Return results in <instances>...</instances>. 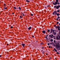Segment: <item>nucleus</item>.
<instances>
[{"label":"nucleus","instance_id":"f257e3e1","mask_svg":"<svg viewBox=\"0 0 60 60\" xmlns=\"http://www.w3.org/2000/svg\"><path fill=\"white\" fill-rule=\"evenodd\" d=\"M60 48V45H56V49H59Z\"/></svg>","mask_w":60,"mask_h":60},{"label":"nucleus","instance_id":"f03ea898","mask_svg":"<svg viewBox=\"0 0 60 60\" xmlns=\"http://www.w3.org/2000/svg\"><path fill=\"white\" fill-rule=\"evenodd\" d=\"M58 37L59 38H58ZM56 38L57 40H59L60 39V36L59 35H58V36H57L56 37Z\"/></svg>","mask_w":60,"mask_h":60},{"label":"nucleus","instance_id":"7ed1b4c3","mask_svg":"<svg viewBox=\"0 0 60 60\" xmlns=\"http://www.w3.org/2000/svg\"><path fill=\"white\" fill-rule=\"evenodd\" d=\"M52 31L53 33L54 32V31H55V30H53V29H52L51 30V32H50V33H52Z\"/></svg>","mask_w":60,"mask_h":60},{"label":"nucleus","instance_id":"20e7f679","mask_svg":"<svg viewBox=\"0 0 60 60\" xmlns=\"http://www.w3.org/2000/svg\"><path fill=\"white\" fill-rule=\"evenodd\" d=\"M60 7V5H58V6H57L56 7V8L57 9H59V7Z\"/></svg>","mask_w":60,"mask_h":60},{"label":"nucleus","instance_id":"39448f33","mask_svg":"<svg viewBox=\"0 0 60 60\" xmlns=\"http://www.w3.org/2000/svg\"><path fill=\"white\" fill-rule=\"evenodd\" d=\"M21 45H22V46L23 48L24 47V46H25V44H22Z\"/></svg>","mask_w":60,"mask_h":60},{"label":"nucleus","instance_id":"423d86ee","mask_svg":"<svg viewBox=\"0 0 60 60\" xmlns=\"http://www.w3.org/2000/svg\"><path fill=\"white\" fill-rule=\"evenodd\" d=\"M55 12H57V11H54V12H53V15H54V14H55Z\"/></svg>","mask_w":60,"mask_h":60},{"label":"nucleus","instance_id":"0eeeda50","mask_svg":"<svg viewBox=\"0 0 60 60\" xmlns=\"http://www.w3.org/2000/svg\"><path fill=\"white\" fill-rule=\"evenodd\" d=\"M54 50L56 51V52H57V50H56L55 48H54Z\"/></svg>","mask_w":60,"mask_h":60},{"label":"nucleus","instance_id":"6e6552de","mask_svg":"<svg viewBox=\"0 0 60 60\" xmlns=\"http://www.w3.org/2000/svg\"><path fill=\"white\" fill-rule=\"evenodd\" d=\"M28 30H30V29H31V27L30 26V27L28 28Z\"/></svg>","mask_w":60,"mask_h":60},{"label":"nucleus","instance_id":"1a4fd4ad","mask_svg":"<svg viewBox=\"0 0 60 60\" xmlns=\"http://www.w3.org/2000/svg\"><path fill=\"white\" fill-rule=\"evenodd\" d=\"M41 45H44V43H43L42 42H41V43H40Z\"/></svg>","mask_w":60,"mask_h":60},{"label":"nucleus","instance_id":"9d476101","mask_svg":"<svg viewBox=\"0 0 60 60\" xmlns=\"http://www.w3.org/2000/svg\"><path fill=\"white\" fill-rule=\"evenodd\" d=\"M42 32L43 34H45V31H42Z\"/></svg>","mask_w":60,"mask_h":60},{"label":"nucleus","instance_id":"9b49d317","mask_svg":"<svg viewBox=\"0 0 60 60\" xmlns=\"http://www.w3.org/2000/svg\"><path fill=\"white\" fill-rule=\"evenodd\" d=\"M53 34L54 35H55L56 34V32H54L53 33Z\"/></svg>","mask_w":60,"mask_h":60},{"label":"nucleus","instance_id":"f8f14e48","mask_svg":"<svg viewBox=\"0 0 60 60\" xmlns=\"http://www.w3.org/2000/svg\"><path fill=\"white\" fill-rule=\"evenodd\" d=\"M6 5V4H5L4 3V4L3 5V6L4 7H5V6Z\"/></svg>","mask_w":60,"mask_h":60},{"label":"nucleus","instance_id":"ddd939ff","mask_svg":"<svg viewBox=\"0 0 60 60\" xmlns=\"http://www.w3.org/2000/svg\"><path fill=\"white\" fill-rule=\"evenodd\" d=\"M21 14H22V15L24 16V13H22V12L21 13Z\"/></svg>","mask_w":60,"mask_h":60},{"label":"nucleus","instance_id":"4468645a","mask_svg":"<svg viewBox=\"0 0 60 60\" xmlns=\"http://www.w3.org/2000/svg\"><path fill=\"white\" fill-rule=\"evenodd\" d=\"M26 2H30V1H28V0H26Z\"/></svg>","mask_w":60,"mask_h":60},{"label":"nucleus","instance_id":"2eb2a0df","mask_svg":"<svg viewBox=\"0 0 60 60\" xmlns=\"http://www.w3.org/2000/svg\"><path fill=\"white\" fill-rule=\"evenodd\" d=\"M59 15H60L59 13H57V16H59Z\"/></svg>","mask_w":60,"mask_h":60},{"label":"nucleus","instance_id":"dca6fc26","mask_svg":"<svg viewBox=\"0 0 60 60\" xmlns=\"http://www.w3.org/2000/svg\"><path fill=\"white\" fill-rule=\"evenodd\" d=\"M49 6H50V5H47V6H45V8H46V7H49Z\"/></svg>","mask_w":60,"mask_h":60},{"label":"nucleus","instance_id":"f3484780","mask_svg":"<svg viewBox=\"0 0 60 60\" xmlns=\"http://www.w3.org/2000/svg\"><path fill=\"white\" fill-rule=\"evenodd\" d=\"M19 10H21V8H20V7H19Z\"/></svg>","mask_w":60,"mask_h":60},{"label":"nucleus","instance_id":"a211bd4d","mask_svg":"<svg viewBox=\"0 0 60 60\" xmlns=\"http://www.w3.org/2000/svg\"><path fill=\"white\" fill-rule=\"evenodd\" d=\"M60 27L59 26V27H58V30H60Z\"/></svg>","mask_w":60,"mask_h":60},{"label":"nucleus","instance_id":"6ab92c4d","mask_svg":"<svg viewBox=\"0 0 60 60\" xmlns=\"http://www.w3.org/2000/svg\"><path fill=\"white\" fill-rule=\"evenodd\" d=\"M7 8V7L5 8V7H4V10H6V9Z\"/></svg>","mask_w":60,"mask_h":60},{"label":"nucleus","instance_id":"aec40b11","mask_svg":"<svg viewBox=\"0 0 60 60\" xmlns=\"http://www.w3.org/2000/svg\"><path fill=\"white\" fill-rule=\"evenodd\" d=\"M48 32H50V30L49 29H48Z\"/></svg>","mask_w":60,"mask_h":60},{"label":"nucleus","instance_id":"412c9836","mask_svg":"<svg viewBox=\"0 0 60 60\" xmlns=\"http://www.w3.org/2000/svg\"><path fill=\"white\" fill-rule=\"evenodd\" d=\"M53 41V39H51L50 40V41Z\"/></svg>","mask_w":60,"mask_h":60},{"label":"nucleus","instance_id":"4be33fe9","mask_svg":"<svg viewBox=\"0 0 60 60\" xmlns=\"http://www.w3.org/2000/svg\"><path fill=\"white\" fill-rule=\"evenodd\" d=\"M55 15H57V12H55Z\"/></svg>","mask_w":60,"mask_h":60},{"label":"nucleus","instance_id":"5701e85b","mask_svg":"<svg viewBox=\"0 0 60 60\" xmlns=\"http://www.w3.org/2000/svg\"><path fill=\"white\" fill-rule=\"evenodd\" d=\"M56 6H57V5H56L55 6H54V8H56Z\"/></svg>","mask_w":60,"mask_h":60},{"label":"nucleus","instance_id":"b1692460","mask_svg":"<svg viewBox=\"0 0 60 60\" xmlns=\"http://www.w3.org/2000/svg\"><path fill=\"white\" fill-rule=\"evenodd\" d=\"M14 9H15V10H16V8L15 7H14Z\"/></svg>","mask_w":60,"mask_h":60},{"label":"nucleus","instance_id":"393cba45","mask_svg":"<svg viewBox=\"0 0 60 60\" xmlns=\"http://www.w3.org/2000/svg\"><path fill=\"white\" fill-rule=\"evenodd\" d=\"M58 27H59L57 26L56 27V29H57V28H58Z\"/></svg>","mask_w":60,"mask_h":60},{"label":"nucleus","instance_id":"a878e982","mask_svg":"<svg viewBox=\"0 0 60 60\" xmlns=\"http://www.w3.org/2000/svg\"><path fill=\"white\" fill-rule=\"evenodd\" d=\"M31 16H33V14H31Z\"/></svg>","mask_w":60,"mask_h":60},{"label":"nucleus","instance_id":"bb28decb","mask_svg":"<svg viewBox=\"0 0 60 60\" xmlns=\"http://www.w3.org/2000/svg\"><path fill=\"white\" fill-rule=\"evenodd\" d=\"M57 54H60V53H59V52H57Z\"/></svg>","mask_w":60,"mask_h":60},{"label":"nucleus","instance_id":"cd10ccee","mask_svg":"<svg viewBox=\"0 0 60 60\" xmlns=\"http://www.w3.org/2000/svg\"><path fill=\"white\" fill-rule=\"evenodd\" d=\"M10 28H13V26H11Z\"/></svg>","mask_w":60,"mask_h":60},{"label":"nucleus","instance_id":"c85d7f7f","mask_svg":"<svg viewBox=\"0 0 60 60\" xmlns=\"http://www.w3.org/2000/svg\"><path fill=\"white\" fill-rule=\"evenodd\" d=\"M56 20L57 21V20H58V18H57L56 19Z\"/></svg>","mask_w":60,"mask_h":60},{"label":"nucleus","instance_id":"c756f323","mask_svg":"<svg viewBox=\"0 0 60 60\" xmlns=\"http://www.w3.org/2000/svg\"><path fill=\"white\" fill-rule=\"evenodd\" d=\"M51 38H52V39H53V36H51Z\"/></svg>","mask_w":60,"mask_h":60},{"label":"nucleus","instance_id":"7c9ffc66","mask_svg":"<svg viewBox=\"0 0 60 60\" xmlns=\"http://www.w3.org/2000/svg\"><path fill=\"white\" fill-rule=\"evenodd\" d=\"M49 44H50V43H48V45L49 46Z\"/></svg>","mask_w":60,"mask_h":60},{"label":"nucleus","instance_id":"2f4dec72","mask_svg":"<svg viewBox=\"0 0 60 60\" xmlns=\"http://www.w3.org/2000/svg\"><path fill=\"white\" fill-rule=\"evenodd\" d=\"M20 18H22V16H20Z\"/></svg>","mask_w":60,"mask_h":60},{"label":"nucleus","instance_id":"473e14b6","mask_svg":"<svg viewBox=\"0 0 60 60\" xmlns=\"http://www.w3.org/2000/svg\"><path fill=\"white\" fill-rule=\"evenodd\" d=\"M57 12H59V10H58L57 11Z\"/></svg>","mask_w":60,"mask_h":60},{"label":"nucleus","instance_id":"72a5a7b5","mask_svg":"<svg viewBox=\"0 0 60 60\" xmlns=\"http://www.w3.org/2000/svg\"><path fill=\"white\" fill-rule=\"evenodd\" d=\"M49 37H51V35H50L49 36Z\"/></svg>","mask_w":60,"mask_h":60},{"label":"nucleus","instance_id":"f704fd0d","mask_svg":"<svg viewBox=\"0 0 60 60\" xmlns=\"http://www.w3.org/2000/svg\"><path fill=\"white\" fill-rule=\"evenodd\" d=\"M60 4V3L59 2H58V5H59Z\"/></svg>","mask_w":60,"mask_h":60},{"label":"nucleus","instance_id":"c9c22d12","mask_svg":"<svg viewBox=\"0 0 60 60\" xmlns=\"http://www.w3.org/2000/svg\"><path fill=\"white\" fill-rule=\"evenodd\" d=\"M57 24H59V22H57Z\"/></svg>","mask_w":60,"mask_h":60},{"label":"nucleus","instance_id":"e433bc0d","mask_svg":"<svg viewBox=\"0 0 60 60\" xmlns=\"http://www.w3.org/2000/svg\"><path fill=\"white\" fill-rule=\"evenodd\" d=\"M32 37H33V38H34V35H32Z\"/></svg>","mask_w":60,"mask_h":60},{"label":"nucleus","instance_id":"4c0bfd02","mask_svg":"<svg viewBox=\"0 0 60 60\" xmlns=\"http://www.w3.org/2000/svg\"><path fill=\"white\" fill-rule=\"evenodd\" d=\"M54 43H55V42H56V40H54Z\"/></svg>","mask_w":60,"mask_h":60},{"label":"nucleus","instance_id":"58836bf2","mask_svg":"<svg viewBox=\"0 0 60 60\" xmlns=\"http://www.w3.org/2000/svg\"><path fill=\"white\" fill-rule=\"evenodd\" d=\"M58 19H59V18H60V17H59V16H58Z\"/></svg>","mask_w":60,"mask_h":60},{"label":"nucleus","instance_id":"ea45409f","mask_svg":"<svg viewBox=\"0 0 60 60\" xmlns=\"http://www.w3.org/2000/svg\"><path fill=\"white\" fill-rule=\"evenodd\" d=\"M51 47V46H49V48H50V47Z\"/></svg>","mask_w":60,"mask_h":60},{"label":"nucleus","instance_id":"a19ab883","mask_svg":"<svg viewBox=\"0 0 60 60\" xmlns=\"http://www.w3.org/2000/svg\"><path fill=\"white\" fill-rule=\"evenodd\" d=\"M44 48L43 47H42V49H44Z\"/></svg>","mask_w":60,"mask_h":60},{"label":"nucleus","instance_id":"79ce46f5","mask_svg":"<svg viewBox=\"0 0 60 60\" xmlns=\"http://www.w3.org/2000/svg\"><path fill=\"white\" fill-rule=\"evenodd\" d=\"M51 35V36H53V35L52 34Z\"/></svg>","mask_w":60,"mask_h":60},{"label":"nucleus","instance_id":"37998d69","mask_svg":"<svg viewBox=\"0 0 60 60\" xmlns=\"http://www.w3.org/2000/svg\"><path fill=\"white\" fill-rule=\"evenodd\" d=\"M43 50H41V52H43Z\"/></svg>","mask_w":60,"mask_h":60},{"label":"nucleus","instance_id":"c03bdc74","mask_svg":"<svg viewBox=\"0 0 60 60\" xmlns=\"http://www.w3.org/2000/svg\"><path fill=\"white\" fill-rule=\"evenodd\" d=\"M7 45H8H8H9V44H7Z\"/></svg>","mask_w":60,"mask_h":60},{"label":"nucleus","instance_id":"a18cd8bd","mask_svg":"<svg viewBox=\"0 0 60 60\" xmlns=\"http://www.w3.org/2000/svg\"><path fill=\"white\" fill-rule=\"evenodd\" d=\"M42 54H44V52H42Z\"/></svg>","mask_w":60,"mask_h":60},{"label":"nucleus","instance_id":"49530a36","mask_svg":"<svg viewBox=\"0 0 60 60\" xmlns=\"http://www.w3.org/2000/svg\"><path fill=\"white\" fill-rule=\"evenodd\" d=\"M54 26L55 27H56V25H55Z\"/></svg>","mask_w":60,"mask_h":60},{"label":"nucleus","instance_id":"de8ad7c7","mask_svg":"<svg viewBox=\"0 0 60 60\" xmlns=\"http://www.w3.org/2000/svg\"><path fill=\"white\" fill-rule=\"evenodd\" d=\"M58 45H59V43H58Z\"/></svg>","mask_w":60,"mask_h":60},{"label":"nucleus","instance_id":"09e8293b","mask_svg":"<svg viewBox=\"0 0 60 60\" xmlns=\"http://www.w3.org/2000/svg\"><path fill=\"white\" fill-rule=\"evenodd\" d=\"M12 14H14V13H12Z\"/></svg>","mask_w":60,"mask_h":60},{"label":"nucleus","instance_id":"8fccbe9b","mask_svg":"<svg viewBox=\"0 0 60 60\" xmlns=\"http://www.w3.org/2000/svg\"><path fill=\"white\" fill-rule=\"evenodd\" d=\"M45 38H47V36L45 37Z\"/></svg>","mask_w":60,"mask_h":60},{"label":"nucleus","instance_id":"3c124183","mask_svg":"<svg viewBox=\"0 0 60 60\" xmlns=\"http://www.w3.org/2000/svg\"><path fill=\"white\" fill-rule=\"evenodd\" d=\"M1 57V55H0V57Z\"/></svg>","mask_w":60,"mask_h":60},{"label":"nucleus","instance_id":"603ef678","mask_svg":"<svg viewBox=\"0 0 60 60\" xmlns=\"http://www.w3.org/2000/svg\"><path fill=\"white\" fill-rule=\"evenodd\" d=\"M50 44H52V43H50Z\"/></svg>","mask_w":60,"mask_h":60},{"label":"nucleus","instance_id":"864d4df0","mask_svg":"<svg viewBox=\"0 0 60 60\" xmlns=\"http://www.w3.org/2000/svg\"><path fill=\"white\" fill-rule=\"evenodd\" d=\"M37 15L38 16H39V15Z\"/></svg>","mask_w":60,"mask_h":60},{"label":"nucleus","instance_id":"5fc2aeb1","mask_svg":"<svg viewBox=\"0 0 60 60\" xmlns=\"http://www.w3.org/2000/svg\"><path fill=\"white\" fill-rule=\"evenodd\" d=\"M46 55H48V54H47L46 53Z\"/></svg>","mask_w":60,"mask_h":60},{"label":"nucleus","instance_id":"6e6d98bb","mask_svg":"<svg viewBox=\"0 0 60 60\" xmlns=\"http://www.w3.org/2000/svg\"><path fill=\"white\" fill-rule=\"evenodd\" d=\"M59 26H60V23H59Z\"/></svg>","mask_w":60,"mask_h":60},{"label":"nucleus","instance_id":"4d7b16f0","mask_svg":"<svg viewBox=\"0 0 60 60\" xmlns=\"http://www.w3.org/2000/svg\"><path fill=\"white\" fill-rule=\"evenodd\" d=\"M59 34H60V31L59 32Z\"/></svg>","mask_w":60,"mask_h":60},{"label":"nucleus","instance_id":"13d9d810","mask_svg":"<svg viewBox=\"0 0 60 60\" xmlns=\"http://www.w3.org/2000/svg\"><path fill=\"white\" fill-rule=\"evenodd\" d=\"M54 39H56V38H54Z\"/></svg>","mask_w":60,"mask_h":60},{"label":"nucleus","instance_id":"bf43d9fd","mask_svg":"<svg viewBox=\"0 0 60 60\" xmlns=\"http://www.w3.org/2000/svg\"><path fill=\"white\" fill-rule=\"evenodd\" d=\"M53 37H55V36H53Z\"/></svg>","mask_w":60,"mask_h":60},{"label":"nucleus","instance_id":"052dcab7","mask_svg":"<svg viewBox=\"0 0 60 60\" xmlns=\"http://www.w3.org/2000/svg\"><path fill=\"white\" fill-rule=\"evenodd\" d=\"M46 36H48V35H47Z\"/></svg>","mask_w":60,"mask_h":60},{"label":"nucleus","instance_id":"680f3d73","mask_svg":"<svg viewBox=\"0 0 60 60\" xmlns=\"http://www.w3.org/2000/svg\"><path fill=\"white\" fill-rule=\"evenodd\" d=\"M52 51H54V50H53Z\"/></svg>","mask_w":60,"mask_h":60},{"label":"nucleus","instance_id":"e2e57ef3","mask_svg":"<svg viewBox=\"0 0 60 60\" xmlns=\"http://www.w3.org/2000/svg\"><path fill=\"white\" fill-rule=\"evenodd\" d=\"M53 2H55V1H53Z\"/></svg>","mask_w":60,"mask_h":60},{"label":"nucleus","instance_id":"0e129e2a","mask_svg":"<svg viewBox=\"0 0 60 60\" xmlns=\"http://www.w3.org/2000/svg\"><path fill=\"white\" fill-rule=\"evenodd\" d=\"M1 15V13H0V15Z\"/></svg>","mask_w":60,"mask_h":60},{"label":"nucleus","instance_id":"69168bd1","mask_svg":"<svg viewBox=\"0 0 60 60\" xmlns=\"http://www.w3.org/2000/svg\"><path fill=\"white\" fill-rule=\"evenodd\" d=\"M59 20L60 21V19H59Z\"/></svg>","mask_w":60,"mask_h":60},{"label":"nucleus","instance_id":"338daca9","mask_svg":"<svg viewBox=\"0 0 60 60\" xmlns=\"http://www.w3.org/2000/svg\"><path fill=\"white\" fill-rule=\"evenodd\" d=\"M50 59L51 58H50Z\"/></svg>","mask_w":60,"mask_h":60},{"label":"nucleus","instance_id":"774afa93","mask_svg":"<svg viewBox=\"0 0 60 60\" xmlns=\"http://www.w3.org/2000/svg\"><path fill=\"white\" fill-rule=\"evenodd\" d=\"M56 25H57V24H56Z\"/></svg>","mask_w":60,"mask_h":60}]
</instances>
